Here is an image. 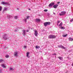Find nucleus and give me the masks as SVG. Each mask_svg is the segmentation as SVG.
<instances>
[{
  "label": "nucleus",
  "instance_id": "nucleus-1",
  "mask_svg": "<svg viewBox=\"0 0 73 73\" xmlns=\"http://www.w3.org/2000/svg\"><path fill=\"white\" fill-rule=\"evenodd\" d=\"M48 38L50 39V38H51L52 39L56 38V36L54 35H51L48 36Z\"/></svg>",
  "mask_w": 73,
  "mask_h": 73
},
{
  "label": "nucleus",
  "instance_id": "nucleus-2",
  "mask_svg": "<svg viewBox=\"0 0 73 73\" xmlns=\"http://www.w3.org/2000/svg\"><path fill=\"white\" fill-rule=\"evenodd\" d=\"M7 37V34H5L3 36V38H4V39L5 40H7L8 39Z\"/></svg>",
  "mask_w": 73,
  "mask_h": 73
},
{
  "label": "nucleus",
  "instance_id": "nucleus-3",
  "mask_svg": "<svg viewBox=\"0 0 73 73\" xmlns=\"http://www.w3.org/2000/svg\"><path fill=\"white\" fill-rule=\"evenodd\" d=\"M50 24V22H45L44 23V25L45 27H46L48 26V25H49Z\"/></svg>",
  "mask_w": 73,
  "mask_h": 73
},
{
  "label": "nucleus",
  "instance_id": "nucleus-4",
  "mask_svg": "<svg viewBox=\"0 0 73 73\" xmlns=\"http://www.w3.org/2000/svg\"><path fill=\"white\" fill-rule=\"evenodd\" d=\"M65 14H66V12L62 11L61 12V13H59V15L60 16H64V15Z\"/></svg>",
  "mask_w": 73,
  "mask_h": 73
},
{
  "label": "nucleus",
  "instance_id": "nucleus-5",
  "mask_svg": "<svg viewBox=\"0 0 73 73\" xmlns=\"http://www.w3.org/2000/svg\"><path fill=\"white\" fill-rule=\"evenodd\" d=\"M14 55L15 57H18V52L17 51H16L14 52Z\"/></svg>",
  "mask_w": 73,
  "mask_h": 73
},
{
  "label": "nucleus",
  "instance_id": "nucleus-6",
  "mask_svg": "<svg viewBox=\"0 0 73 73\" xmlns=\"http://www.w3.org/2000/svg\"><path fill=\"white\" fill-rule=\"evenodd\" d=\"M38 34V31L37 30H35V31L34 35L36 37H37Z\"/></svg>",
  "mask_w": 73,
  "mask_h": 73
},
{
  "label": "nucleus",
  "instance_id": "nucleus-7",
  "mask_svg": "<svg viewBox=\"0 0 73 73\" xmlns=\"http://www.w3.org/2000/svg\"><path fill=\"white\" fill-rule=\"evenodd\" d=\"M41 22V20L39 19H35V22L36 23H40Z\"/></svg>",
  "mask_w": 73,
  "mask_h": 73
},
{
  "label": "nucleus",
  "instance_id": "nucleus-8",
  "mask_svg": "<svg viewBox=\"0 0 73 73\" xmlns=\"http://www.w3.org/2000/svg\"><path fill=\"white\" fill-rule=\"evenodd\" d=\"M1 4H5V5H9V3L5 2H3L1 3Z\"/></svg>",
  "mask_w": 73,
  "mask_h": 73
},
{
  "label": "nucleus",
  "instance_id": "nucleus-9",
  "mask_svg": "<svg viewBox=\"0 0 73 73\" xmlns=\"http://www.w3.org/2000/svg\"><path fill=\"white\" fill-rule=\"evenodd\" d=\"M53 5H54V3H50L48 5V7H52Z\"/></svg>",
  "mask_w": 73,
  "mask_h": 73
},
{
  "label": "nucleus",
  "instance_id": "nucleus-10",
  "mask_svg": "<svg viewBox=\"0 0 73 73\" xmlns=\"http://www.w3.org/2000/svg\"><path fill=\"white\" fill-rule=\"evenodd\" d=\"M22 32H23V33L22 34L24 36H25V35H26V32L25 30H23L22 31Z\"/></svg>",
  "mask_w": 73,
  "mask_h": 73
},
{
  "label": "nucleus",
  "instance_id": "nucleus-11",
  "mask_svg": "<svg viewBox=\"0 0 73 73\" xmlns=\"http://www.w3.org/2000/svg\"><path fill=\"white\" fill-rule=\"evenodd\" d=\"M58 5L57 4H56L54 5L53 7L54 8H55V9H56V8H57V7H58Z\"/></svg>",
  "mask_w": 73,
  "mask_h": 73
},
{
  "label": "nucleus",
  "instance_id": "nucleus-12",
  "mask_svg": "<svg viewBox=\"0 0 73 73\" xmlns=\"http://www.w3.org/2000/svg\"><path fill=\"white\" fill-rule=\"evenodd\" d=\"M1 66L3 67V68H6V66H5V64H2L1 65Z\"/></svg>",
  "mask_w": 73,
  "mask_h": 73
},
{
  "label": "nucleus",
  "instance_id": "nucleus-13",
  "mask_svg": "<svg viewBox=\"0 0 73 73\" xmlns=\"http://www.w3.org/2000/svg\"><path fill=\"white\" fill-rule=\"evenodd\" d=\"M60 48H62V49H65V47H64V46L60 45L59 46Z\"/></svg>",
  "mask_w": 73,
  "mask_h": 73
},
{
  "label": "nucleus",
  "instance_id": "nucleus-14",
  "mask_svg": "<svg viewBox=\"0 0 73 73\" xmlns=\"http://www.w3.org/2000/svg\"><path fill=\"white\" fill-rule=\"evenodd\" d=\"M68 39L69 40V41H73V38H69Z\"/></svg>",
  "mask_w": 73,
  "mask_h": 73
},
{
  "label": "nucleus",
  "instance_id": "nucleus-15",
  "mask_svg": "<svg viewBox=\"0 0 73 73\" xmlns=\"http://www.w3.org/2000/svg\"><path fill=\"white\" fill-rule=\"evenodd\" d=\"M58 58H59V59H60V60H63V58H62V57H58Z\"/></svg>",
  "mask_w": 73,
  "mask_h": 73
},
{
  "label": "nucleus",
  "instance_id": "nucleus-16",
  "mask_svg": "<svg viewBox=\"0 0 73 73\" xmlns=\"http://www.w3.org/2000/svg\"><path fill=\"white\" fill-rule=\"evenodd\" d=\"M30 54V53L29 52H27V57H29L28 56H29V54Z\"/></svg>",
  "mask_w": 73,
  "mask_h": 73
},
{
  "label": "nucleus",
  "instance_id": "nucleus-17",
  "mask_svg": "<svg viewBox=\"0 0 73 73\" xmlns=\"http://www.w3.org/2000/svg\"><path fill=\"white\" fill-rule=\"evenodd\" d=\"M7 9H8V8H7L6 7H5L4 9L3 10V11H7Z\"/></svg>",
  "mask_w": 73,
  "mask_h": 73
},
{
  "label": "nucleus",
  "instance_id": "nucleus-18",
  "mask_svg": "<svg viewBox=\"0 0 73 73\" xmlns=\"http://www.w3.org/2000/svg\"><path fill=\"white\" fill-rule=\"evenodd\" d=\"M7 17L8 19H9V18H11V16L9 15H8Z\"/></svg>",
  "mask_w": 73,
  "mask_h": 73
},
{
  "label": "nucleus",
  "instance_id": "nucleus-19",
  "mask_svg": "<svg viewBox=\"0 0 73 73\" xmlns=\"http://www.w3.org/2000/svg\"><path fill=\"white\" fill-rule=\"evenodd\" d=\"M62 23L61 22L60 24L59 25V27H62Z\"/></svg>",
  "mask_w": 73,
  "mask_h": 73
},
{
  "label": "nucleus",
  "instance_id": "nucleus-20",
  "mask_svg": "<svg viewBox=\"0 0 73 73\" xmlns=\"http://www.w3.org/2000/svg\"><path fill=\"white\" fill-rule=\"evenodd\" d=\"M61 27L60 29H65V27L61 26Z\"/></svg>",
  "mask_w": 73,
  "mask_h": 73
},
{
  "label": "nucleus",
  "instance_id": "nucleus-21",
  "mask_svg": "<svg viewBox=\"0 0 73 73\" xmlns=\"http://www.w3.org/2000/svg\"><path fill=\"white\" fill-rule=\"evenodd\" d=\"M35 48L36 49H38V48H40V46H38L37 45H36L35 46Z\"/></svg>",
  "mask_w": 73,
  "mask_h": 73
},
{
  "label": "nucleus",
  "instance_id": "nucleus-22",
  "mask_svg": "<svg viewBox=\"0 0 73 73\" xmlns=\"http://www.w3.org/2000/svg\"><path fill=\"white\" fill-rule=\"evenodd\" d=\"M3 61H4V60H2V59H1L0 60V62L1 63V62H3Z\"/></svg>",
  "mask_w": 73,
  "mask_h": 73
},
{
  "label": "nucleus",
  "instance_id": "nucleus-23",
  "mask_svg": "<svg viewBox=\"0 0 73 73\" xmlns=\"http://www.w3.org/2000/svg\"><path fill=\"white\" fill-rule=\"evenodd\" d=\"M15 19H18V17L17 16H15L14 17Z\"/></svg>",
  "mask_w": 73,
  "mask_h": 73
},
{
  "label": "nucleus",
  "instance_id": "nucleus-24",
  "mask_svg": "<svg viewBox=\"0 0 73 73\" xmlns=\"http://www.w3.org/2000/svg\"><path fill=\"white\" fill-rule=\"evenodd\" d=\"M67 36H68V34H66V35H63L62 36H63V37H66Z\"/></svg>",
  "mask_w": 73,
  "mask_h": 73
},
{
  "label": "nucleus",
  "instance_id": "nucleus-25",
  "mask_svg": "<svg viewBox=\"0 0 73 73\" xmlns=\"http://www.w3.org/2000/svg\"><path fill=\"white\" fill-rule=\"evenodd\" d=\"M5 57L6 58H8L9 57V55H6L5 56Z\"/></svg>",
  "mask_w": 73,
  "mask_h": 73
},
{
  "label": "nucleus",
  "instance_id": "nucleus-26",
  "mask_svg": "<svg viewBox=\"0 0 73 73\" xmlns=\"http://www.w3.org/2000/svg\"><path fill=\"white\" fill-rule=\"evenodd\" d=\"M2 9V7L0 6V11H1Z\"/></svg>",
  "mask_w": 73,
  "mask_h": 73
},
{
  "label": "nucleus",
  "instance_id": "nucleus-27",
  "mask_svg": "<svg viewBox=\"0 0 73 73\" xmlns=\"http://www.w3.org/2000/svg\"><path fill=\"white\" fill-rule=\"evenodd\" d=\"M10 69L11 70H13V68H12L10 67Z\"/></svg>",
  "mask_w": 73,
  "mask_h": 73
},
{
  "label": "nucleus",
  "instance_id": "nucleus-28",
  "mask_svg": "<svg viewBox=\"0 0 73 73\" xmlns=\"http://www.w3.org/2000/svg\"><path fill=\"white\" fill-rule=\"evenodd\" d=\"M44 12H47V11H48V10L47 9H45L44 10Z\"/></svg>",
  "mask_w": 73,
  "mask_h": 73
},
{
  "label": "nucleus",
  "instance_id": "nucleus-29",
  "mask_svg": "<svg viewBox=\"0 0 73 73\" xmlns=\"http://www.w3.org/2000/svg\"><path fill=\"white\" fill-rule=\"evenodd\" d=\"M30 17V16H27V19H29V18Z\"/></svg>",
  "mask_w": 73,
  "mask_h": 73
},
{
  "label": "nucleus",
  "instance_id": "nucleus-30",
  "mask_svg": "<svg viewBox=\"0 0 73 73\" xmlns=\"http://www.w3.org/2000/svg\"><path fill=\"white\" fill-rule=\"evenodd\" d=\"M60 21H58L57 22V23L59 24V23H60Z\"/></svg>",
  "mask_w": 73,
  "mask_h": 73
},
{
  "label": "nucleus",
  "instance_id": "nucleus-31",
  "mask_svg": "<svg viewBox=\"0 0 73 73\" xmlns=\"http://www.w3.org/2000/svg\"><path fill=\"white\" fill-rule=\"evenodd\" d=\"M24 21H25V23H27V19H25Z\"/></svg>",
  "mask_w": 73,
  "mask_h": 73
},
{
  "label": "nucleus",
  "instance_id": "nucleus-32",
  "mask_svg": "<svg viewBox=\"0 0 73 73\" xmlns=\"http://www.w3.org/2000/svg\"><path fill=\"white\" fill-rule=\"evenodd\" d=\"M27 32H29V30H27L26 31Z\"/></svg>",
  "mask_w": 73,
  "mask_h": 73
},
{
  "label": "nucleus",
  "instance_id": "nucleus-33",
  "mask_svg": "<svg viewBox=\"0 0 73 73\" xmlns=\"http://www.w3.org/2000/svg\"><path fill=\"white\" fill-rule=\"evenodd\" d=\"M24 48H27V46H24Z\"/></svg>",
  "mask_w": 73,
  "mask_h": 73
},
{
  "label": "nucleus",
  "instance_id": "nucleus-34",
  "mask_svg": "<svg viewBox=\"0 0 73 73\" xmlns=\"http://www.w3.org/2000/svg\"><path fill=\"white\" fill-rule=\"evenodd\" d=\"M60 2H58L57 3L58 4H60Z\"/></svg>",
  "mask_w": 73,
  "mask_h": 73
},
{
  "label": "nucleus",
  "instance_id": "nucleus-35",
  "mask_svg": "<svg viewBox=\"0 0 73 73\" xmlns=\"http://www.w3.org/2000/svg\"><path fill=\"white\" fill-rule=\"evenodd\" d=\"M52 55H56V53L53 54Z\"/></svg>",
  "mask_w": 73,
  "mask_h": 73
},
{
  "label": "nucleus",
  "instance_id": "nucleus-36",
  "mask_svg": "<svg viewBox=\"0 0 73 73\" xmlns=\"http://www.w3.org/2000/svg\"><path fill=\"white\" fill-rule=\"evenodd\" d=\"M47 15H48V16H49V15H50V14L49 13H47Z\"/></svg>",
  "mask_w": 73,
  "mask_h": 73
},
{
  "label": "nucleus",
  "instance_id": "nucleus-37",
  "mask_svg": "<svg viewBox=\"0 0 73 73\" xmlns=\"http://www.w3.org/2000/svg\"><path fill=\"white\" fill-rule=\"evenodd\" d=\"M72 66H73V62L72 63Z\"/></svg>",
  "mask_w": 73,
  "mask_h": 73
},
{
  "label": "nucleus",
  "instance_id": "nucleus-38",
  "mask_svg": "<svg viewBox=\"0 0 73 73\" xmlns=\"http://www.w3.org/2000/svg\"><path fill=\"white\" fill-rule=\"evenodd\" d=\"M17 10H19V8H17Z\"/></svg>",
  "mask_w": 73,
  "mask_h": 73
},
{
  "label": "nucleus",
  "instance_id": "nucleus-39",
  "mask_svg": "<svg viewBox=\"0 0 73 73\" xmlns=\"http://www.w3.org/2000/svg\"><path fill=\"white\" fill-rule=\"evenodd\" d=\"M29 11H31V9H29Z\"/></svg>",
  "mask_w": 73,
  "mask_h": 73
},
{
  "label": "nucleus",
  "instance_id": "nucleus-40",
  "mask_svg": "<svg viewBox=\"0 0 73 73\" xmlns=\"http://www.w3.org/2000/svg\"><path fill=\"white\" fill-rule=\"evenodd\" d=\"M57 25H58V23H57Z\"/></svg>",
  "mask_w": 73,
  "mask_h": 73
},
{
  "label": "nucleus",
  "instance_id": "nucleus-41",
  "mask_svg": "<svg viewBox=\"0 0 73 73\" xmlns=\"http://www.w3.org/2000/svg\"><path fill=\"white\" fill-rule=\"evenodd\" d=\"M53 14H54V15H56V13H53Z\"/></svg>",
  "mask_w": 73,
  "mask_h": 73
},
{
  "label": "nucleus",
  "instance_id": "nucleus-42",
  "mask_svg": "<svg viewBox=\"0 0 73 73\" xmlns=\"http://www.w3.org/2000/svg\"><path fill=\"white\" fill-rule=\"evenodd\" d=\"M1 70L0 71V73H1Z\"/></svg>",
  "mask_w": 73,
  "mask_h": 73
}]
</instances>
